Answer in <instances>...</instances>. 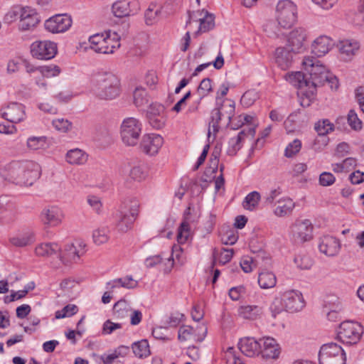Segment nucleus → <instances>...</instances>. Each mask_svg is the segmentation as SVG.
Returning a JSON list of instances; mask_svg holds the SVG:
<instances>
[{
	"mask_svg": "<svg viewBox=\"0 0 364 364\" xmlns=\"http://www.w3.org/2000/svg\"><path fill=\"white\" fill-rule=\"evenodd\" d=\"M276 19L284 29L291 28L296 21V6L290 0L279 1L276 6Z\"/></svg>",
	"mask_w": 364,
	"mask_h": 364,
	"instance_id": "obj_6",
	"label": "nucleus"
},
{
	"mask_svg": "<svg viewBox=\"0 0 364 364\" xmlns=\"http://www.w3.org/2000/svg\"><path fill=\"white\" fill-rule=\"evenodd\" d=\"M146 115L147 118L158 116H166L165 107L161 104L153 103L149 107Z\"/></svg>",
	"mask_w": 364,
	"mask_h": 364,
	"instance_id": "obj_56",
	"label": "nucleus"
},
{
	"mask_svg": "<svg viewBox=\"0 0 364 364\" xmlns=\"http://www.w3.org/2000/svg\"><path fill=\"white\" fill-rule=\"evenodd\" d=\"M217 109L223 116L224 120H225L226 125L228 126L235 115V102L229 99L223 100L221 105L218 107Z\"/></svg>",
	"mask_w": 364,
	"mask_h": 364,
	"instance_id": "obj_33",
	"label": "nucleus"
},
{
	"mask_svg": "<svg viewBox=\"0 0 364 364\" xmlns=\"http://www.w3.org/2000/svg\"><path fill=\"white\" fill-rule=\"evenodd\" d=\"M72 25V19L67 14L55 15L45 22V28L53 33L66 31Z\"/></svg>",
	"mask_w": 364,
	"mask_h": 364,
	"instance_id": "obj_17",
	"label": "nucleus"
},
{
	"mask_svg": "<svg viewBox=\"0 0 364 364\" xmlns=\"http://www.w3.org/2000/svg\"><path fill=\"white\" fill-rule=\"evenodd\" d=\"M109 230L107 227H102L93 231L92 238L96 245H102L107 242L109 238Z\"/></svg>",
	"mask_w": 364,
	"mask_h": 364,
	"instance_id": "obj_46",
	"label": "nucleus"
},
{
	"mask_svg": "<svg viewBox=\"0 0 364 364\" xmlns=\"http://www.w3.org/2000/svg\"><path fill=\"white\" fill-rule=\"evenodd\" d=\"M25 115L23 105L17 102L10 103L1 109L2 117L11 123H18L23 121Z\"/></svg>",
	"mask_w": 364,
	"mask_h": 364,
	"instance_id": "obj_21",
	"label": "nucleus"
},
{
	"mask_svg": "<svg viewBox=\"0 0 364 364\" xmlns=\"http://www.w3.org/2000/svg\"><path fill=\"white\" fill-rule=\"evenodd\" d=\"M59 260L56 262H52L53 268L58 269L61 264H67L69 262H76L80 258L77 247L72 243L65 246L64 250L58 252Z\"/></svg>",
	"mask_w": 364,
	"mask_h": 364,
	"instance_id": "obj_25",
	"label": "nucleus"
},
{
	"mask_svg": "<svg viewBox=\"0 0 364 364\" xmlns=\"http://www.w3.org/2000/svg\"><path fill=\"white\" fill-rule=\"evenodd\" d=\"M308 33L304 28H295L289 32L286 45L291 48L292 52L302 53L306 48L305 42Z\"/></svg>",
	"mask_w": 364,
	"mask_h": 364,
	"instance_id": "obj_16",
	"label": "nucleus"
},
{
	"mask_svg": "<svg viewBox=\"0 0 364 364\" xmlns=\"http://www.w3.org/2000/svg\"><path fill=\"white\" fill-rule=\"evenodd\" d=\"M315 129L319 136H326L334 129V125L328 119L318 121L315 124Z\"/></svg>",
	"mask_w": 364,
	"mask_h": 364,
	"instance_id": "obj_49",
	"label": "nucleus"
},
{
	"mask_svg": "<svg viewBox=\"0 0 364 364\" xmlns=\"http://www.w3.org/2000/svg\"><path fill=\"white\" fill-rule=\"evenodd\" d=\"M78 311V307L75 304H68L63 307L61 310L55 312V318L57 319L70 317L75 315Z\"/></svg>",
	"mask_w": 364,
	"mask_h": 364,
	"instance_id": "obj_51",
	"label": "nucleus"
},
{
	"mask_svg": "<svg viewBox=\"0 0 364 364\" xmlns=\"http://www.w3.org/2000/svg\"><path fill=\"white\" fill-rule=\"evenodd\" d=\"M260 198V194L257 191L250 193L243 200V208L251 211L255 210L258 205Z\"/></svg>",
	"mask_w": 364,
	"mask_h": 364,
	"instance_id": "obj_45",
	"label": "nucleus"
},
{
	"mask_svg": "<svg viewBox=\"0 0 364 364\" xmlns=\"http://www.w3.org/2000/svg\"><path fill=\"white\" fill-rule=\"evenodd\" d=\"M247 132L245 129L241 130L236 136L232 137L228 141L227 154L229 156H234L242 147V141L244 140Z\"/></svg>",
	"mask_w": 364,
	"mask_h": 364,
	"instance_id": "obj_37",
	"label": "nucleus"
},
{
	"mask_svg": "<svg viewBox=\"0 0 364 364\" xmlns=\"http://www.w3.org/2000/svg\"><path fill=\"white\" fill-rule=\"evenodd\" d=\"M333 41L326 36H320L311 45V52L317 57L325 55L332 48Z\"/></svg>",
	"mask_w": 364,
	"mask_h": 364,
	"instance_id": "obj_27",
	"label": "nucleus"
},
{
	"mask_svg": "<svg viewBox=\"0 0 364 364\" xmlns=\"http://www.w3.org/2000/svg\"><path fill=\"white\" fill-rule=\"evenodd\" d=\"M133 97L134 103L136 107H141L147 103L146 92L141 87H137L135 89Z\"/></svg>",
	"mask_w": 364,
	"mask_h": 364,
	"instance_id": "obj_50",
	"label": "nucleus"
},
{
	"mask_svg": "<svg viewBox=\"0 0 364 364\" xmlns=\"http://www.w3.org/2000/svg\"><path fill=\"white\" fill-rule=\"evenodd\" d=\"M319 251L328 257L336 256L340 251L339 240L331 235H324L319 240Z\"/></svg>",
	"mask_w": 364,
	"mask_h": 364,
	"instance_id": "obj_24",
	"label": "nucleus"
},
{
	"mask_svg": "<svg viewBox=\"0 0 364 364\" xmlns=\"http://www.w3.org/2000/svg\"><path fill=\"white\" fill-rule=\"evenodd\" d=\"M31 53L38 59L49 60L57 53V46L50 41H36L31 46Z\"/></svg>",
	"mask_w": 364,
	"mask_h": 364,
	"instance_id": "obj_14",
	"label": "nucleus"
},
{
	"mask_svg": "<svg viewBox=\"0 0 364 364\" xmlns=\"http://www.w3.org/2000/svg\"><path fill=\"white\" fill-rule=\"evenodd\" d=\"M284 77L287 81L296 87L302 88L306 87L309 90V84L306 80V73H303L300 71L292 72L286 74Z\"/></svg>",
	"mask_w": 364,
	"mask_h": 364,
	"instance_id": "obj_34",
	"label": "nucleus"
},
{
	"mask_svg": "<svg viewBox=\"0 0 364 364\" xmlns=\"http://www.w3.org/2000/svg\"><path fill=\"white\" fill-rule=\"evenodd\" d=\"M38 71L40 73L46 77H51L57 76L60 73V69L58 65H50L38 67Z\"/></svg>",
	"mask_w": 364,
	"mask_h": 364,
	"instance_id": "obj_53",
	"label": "nucleus"
},
{
	"mask_svg": "<svg viewBox=\"0 0 364 364\" xmlns=\"http://www.w3.org/2000/svg\"><path fill=\"white\" fill-rule=\"evenodd\" d=\"M240 350L246 356L253 358L260 354L262 351V341H257L253 337H245L238 343Z\"/></svg>",
	"mask_w": 364,
	"mask_h": 364,
	"instance_id": "obj_23",
	"label": "nucleus"
},
{
	"mask_svg": "<svg viewBox=\"0 0 364 364\" xmlns=\"http://www.w3.org/2000/svg\"><path fill=\"white\" fill-rule=\"evenodd\" d=\"M207 332L208 328L205 324L198 325L196 328L184 325L178 329V338L181 342H201L205 338Z\"/></svg>",
	"mask_w": 364,
	"mask_h": 364,
	"instance_id": "obj_13",
	"label": "nucleus"
},
{
	"mask_svg": "<svg viewBox=\"0 0 364 364\" xmlns=\"http://www.w3.org/2000/svg\"><path fill=\"white\" fill-rule=\"evenodd\" d=\"M313 225L309 220H298L291 226V237L296 244H302L312 239Z\"/></svg>",
	"mask_w": 364,
	"mask_h": 364,
	"instance_id": "obj_12",
	"label": "nucleus"
},
{
	"mask_svg": "<svg viewBox=\"0 0 364 364\" xmlns=\"http://www.w3.org/2000/svg\"><path fill=\"white\" fill-rule=\"evenodd\" d=\"M142 124L134 117L124 119L121 124L120 134L124 144L135 146L137 144L141 133Z\"/></svg>",
	"mask_w": 364,
	"mask_h": 364,
	"instance_id": "obj_8",
	"label": "nucleus"
},
{
	"mask_svg": "<svg viewBox=\"0 0 364 364\" xmlns=\"http://www.w3.org/2000/svg\"><path fill=\"white\" fill-rule=\"evenodd\" d=\"M302 63L306 73V80L309 84L308 92L314 95L316 87L324 85L328 80V71L318 60L312 57L304 58Z\"/></svg>",
	"mask_w": 364,
	"mask_h": 364,
	"instance_id": "obj_4",
	"label": "nucleus"
},
{
	"mask_svg": "<svg viewBox=\"0 0 364 364\" xmlns=\"http://www.w3.org/2000/svg\"><path fill=\"white\" fill-rule=\"evenodd\" d=\"M186 262V257L183 253L182 248L178 245H174L172 247V252L171 257L168 259L169 265V270L173 267L174 263H178L183 265Z\"/></svg>",
	"mask_w": 364,
	"mask_h": 364,
	"instance_id": "obj_39",
	"label": "nucleus"
},
{
	"mask_svg": "<svg viewBox=\"0 0 364 364\" xmlns=\"http://www.w3.org/2000/svg\"><path fill=\"white\" fill-rule=\"evenodd\" d=\"M149 124L155 129H161L164 127L167 116H158L147 118Z\"/></svg>",
	"mask_w": 364,
	"mask_h": 364,
	"instance_id": "obj_61",
	"label": "nucleus"
},
{
	"mask_svg": "<svg viewBox=\"0 0 364 364\" xmlns=\"http://www.w3.org/2000/svg\"><path fill=\"white\" fill-rule=\"evenodd\" d=\"M363 333V326L360 323L348 321L341 323L337 337L342 343L353 345L360 341Z\"/></svg>",
	"mask_w": 364,
	"mask_h": 364,
	"instance_id": "obj_9",
	"label": "nucleus"
},
{
	"mask_svg": "<svg viewBox=\"0 0 364 364\" xmlns=\"http://www.w3.org/2000/svg\"><path fill=\"white\" fill-rule=\"evenodd\" d=\"M119 40L116 32L97 33L90 37V47L96 53L112 54L120 47Z\"/></svg>",
	"mask_w": 364,
	"mask_h": 364,
	"instance_id": "obj_5",
	"label": "nucleus"
},
{
	"mask_svg": "<svg viewBox=\"0 0 364 364\" xmlns=\"http://www.w3.org/2000/svg\"><path fill=\"white\" fill-rule=\"evenodd\" d=\"M282 29L284 28L278 24L277 19L267 21L263 26L264 31L271 38L279 37L282 34Z\"/></svg>",
	"mask_w": 364,
	"mask_h": 364,
	"instance_id": "obj_43",
	"label": "nucleus"
},
{
	"mask_svg": "<svg viewBox=\"0 0 364 364\" xmlns=\"http://www.w3.org/2000/svg\"><path fill=\"white\" fill-rule=\"evenodd\" d=\"M301 148V142L299 139H294L289 143L285 149L284 156L291 158L299 152Z\"/></svg>",
	"mask_w": 364,
	"mask_h": 364,
	"instance_id": "obj_55",
	"label": "nucleus"
},
{
	"mask_svg": "<svg viewBox=\"0 0 364 364\" xmlns=\"http://www.w3.org/2000/svg\"><path fill=\"white\" fill-rule=\"evenodd\" d=\"M1 175L16 185L30 186L40 177L41 167L32 161H14L4 166Z\"/></svg>",
	"mask_w": 364,
	"mask_h": 364,
	"instance_id": "obj_1",
	"label": "nucleus"
},
{
	"mask_svg": "<svg viewBox=\"0 0 364 364\" xmlns=\"http://www.w3.org/2000/svg\"><path fill=\"white\" fill-rule=\"evenodd\" d=\"M122 324L119 323H114L110 320H107L103 324L102 333L109 335L117 329L122 328Z\"/></svg>",
	"mask_w": 364,
	"mask_h": 364,
	"instance_id": "obj_64",
	"label": "nucleus"
},
{
	"mask_svg": "<svg viewBox=\"0 0 364 364\" xmlns=\"http://www.w3.org/2000/svg\"><path fill=\"white\" fill-rule=\"evenodd\" d=\"M188 215L189 212H186L185 218L178 228L177 241L179 244L185 243L190 236V228L188 219Z\"/></svg>",
	"mask_w": 364,
	"mask_h": 364,
	"instance_id": "obj_41",
	"label": "nucleus"
},
{
	"mask_svg": "<svg viewBox=\"0 0 364 364\" xmlns=\"http://www.w3.org/2000/svg\"><path fill=\"white\" fill-rule=\"evenodd\" d=\"M20 16L18 28L21 31H25L35 28L40 22V17L36 11L29 6L21 7L6 14L11 18Z\"/></svg>",
	"mask_w": 364,
	"mask_h": 364,
	"instance_id": "obj_10",
	"label": "nucleus"
},
{
	"mask_svg": "<svg viewBox=\"0 0 364 364\" xmlns=\"http://www.w3.org/2000/svg\"><path fill=\"white\" fill-rule=\"evenodd\" d=\"M60 251V246L57 243L51 242L41 243L35 249L36 255L40 257H51L53 255H58Z\"/></svg>",
	"mask_w": 364,
	"mask_h": 364,
	"instance_id": "obj_36",
	"label": "nucleus"
},
{
	"mask_svg": "<svg viewBox=\"0 0 364 364\" xmlns=\"http://www.w3.org/2000/svg\"><path fill=\"white\" fill-rule=\"evenodd\" d=\"M298 54L296 52H292L287 45L279 46L274 51V60L276 64L282 70L289 68L293 63L294 56Z\"/></svg>",
	"mask_w": 364,
	"mask_h": 364,
	"instance_id": "obj_22",
	"label": "nucleus"
},
{
	"mask_svg": "<svg viewBox=\"0 0 364 364\" xmlns=\"http://www.w3.org/2000/svg\"><path fill=\"white\" fill-rule=\"evenodd\" d=\"M294 262L301 269H309L313 265V260L307 255L296 256Z\"/></svg>",
	"mask_w": 364,
	"mask_h": 364,
	"instance_id": "obj_57",
	"label": "nucleus"
},
{
	"mask_svg": "<svg viewBox=\"0 0 364 364\" xmlns=\"http://www.w3.org/2000/svg\"><path fill=\"white\" fill-rule=\"evenodd\" d=\"M199 21L200 26L196 34L205 33L214 27V18L204 10L196 12H188V19L186 24L191 23V21Z\"/></svg>",
	"mask_w": 364,
	"mask_h": 364,
	"instance_id": "obj_19",
	"label": "nucleus"
},
{
	"mask_svg": "<svg viewBox=\"0 0 364 364\" xmlns=\"http://www.w3.org/2000/svg\"><path fill=\"white\" fill-rule=\"evenodd\" d=\"M295 207V203L288 197L282 198L277 201V205L274 210V214L277 217L290 215Z\"/></svg>",
	"mask_w": 364,
	"mask_h": 364,
	"instance_id": "obj_31",
	"label": "nucleus"
},
{
	"mask_svg": "<svg viewBox=\"0 0 364 364\" xmlns=\"http://www.w3.org/2000/svg\"><path fill=\"white\" fill-rule=\"evenodd\" d=\"M257 98V93L254 90L245 92L241 97V104L245 107L251 106Z\"/></svg>",
	"mask_w": 364,
	"mask_h": 364,
	"instance_id": "obj_60",
	"label": "nucleus"
},
{
	"mask_svg": "<svg viewBox=\"0 0 364 364\" xmlns=\"http://www.w3.org/2000/svg\"><path fill=\"white\" fill-rule=\"evenodd\" d=\"M263 312L264 307L260 305H242L237 309L238 316L247 320H256Z\"/></svg>",
	"mask_w": 364,
	"mask_h": 364,
	"instance_id": "obj_29",
	"label": "nucleus"
},
{
	"mask_svg": "<svg viewBox=\"0 0 364 364\" xmlns=\"http://www.w3.org/2000/svg\"><path fill=\"white\" fill-rule=\"evenodd\" d=\"M233 256V250L232 249H223V251L220 252L219 255L216 257L215 255V259H218L220 264H225L230 261Z\"/></svg>",
	"mask_w": 364,
	"mask_h": 364,
	"instance_id": "obj_62",
	"label": "nucleus"
},
{
	"mask_svg": "<svg viewBox=\"0 0 364 364\" xmlns=\"http://www.w3.org/2000/svg\"><path fill=\"white\" fill-rule=\"evenodd\" d=\"M64 218V213L58 206L45 208L41 213V220L44 225L50 227H56L61 224Z\"/></svg>",
	"mask_w": 364,
	"mask_h": 364,
	"instance_id": "obj_20",
	"label": "nucleus"
},
{
	"mask_svg": "<svg viewBox=\"0 0 364 364\" xmlns=\"http://www.w3.org/2000/svg\"><path fill=\"white\" fill-rule=\"evenodd\" d=\"M262 341V351L260 354L264 358L276 359L280 353L279 345L276 340L271 337L260 339Z\"/></svg>",
	"mask_w": 364,
	"mask_h": 364,
	"instance_id": "obj_28",
	"label": "nucleus"
},
{
	"mask_svg": "<svg viewBox=\"0 0 364 364\" xmlns=\"http://www.w3.org/2000/svg\"><path fill=\"white\" fill-rule=\"evenodd\" d=\"M162 6L156 3L149 4L144 13V19L146 25L151 26L157 23L161 16Z\"/></svg>",
	"mask_w": 364,
	"mask_h": 364,
	"instance_id": "obj_32",
	"label": "nucleus"
},
{
	"mask_svg": "<svg viewBox=\"0 0 364 364\" xmlns=\"http://www.w3.org/2000/svg\"><path fill=\"white\" fill-rule=\"evenodd\" d=\"M348 123L350 127L355 130L360 129L362 127V122L358 119L357 114L354 110L351 109L348 114Z\"/></svg>",
	"mask_w": 364,
	"mask_h": 364,
	"instance_id": "obj_59",
	"label": "nucleus"
},
{
	"mask_svg": "<svg viewBox=\"0 0 364 364\" xmlns=\"http://www.w3.org/2000/svg\"><path fill=\"white\" fill-rule=\"evenodd\" d=\"M223 116L220 114V112L218 109L215 108L211 112V116H210V122H209V129H208V137L210 134V128L213 129V132L215 134L218 132L220 128V122L223 120Z\"/></svg>",
	"mask_w": 364,
	"mask_h": 364,
	"instance_id": "obj_48",
	"label": "nucleus"
},
{
	"mask_svg": "<svg viewBox=\"0 0 364 364\" xmlns=\"http://www.w3.org/2000/svg\"><path fill=\"white\" fill-rule=\"evenodd\" d=\"M91 91L98 99L113 100L121 92L120 80L112 73H96L91 78Z\"/></svg>",
	"mask_w": 364,
	"mask_h": 364,
	"instance_id": "obj_2",
	"label": "nucleus"
},
{
	"mask_svg": "<svg viewBox=\"0 0 364 364\" xmlns=\"http://www.w3.org/2000/svg\"><path fill=\"white\" fill-rule=\"evenodd\" d=\"M120 170L123 175L129 177V180L136 182L144 181L148 176L147 171L143 165L131 166L129 164H126L122 166Z\"/></svg>",
	"mask_w": 364,
	"mask_h": 364,
	"instance_id": "obj_26",
	"label": "nucleus"
},
{
	"mask_svg": "<svg viewBox=\"0 0 364 364\" xmlns=\"http://www.w3.org/2000/svg\"><path fill=\"white\" fill-rule=\"evenodd\" d=\"M132 350L134 355L140 358L150 355L149 345L146 340H141L133 343Z\"/></svg>",
	"mask_w": 364,
	"mask_h": 364,
	"instance_id": "obj_42",
	"label": "nucleus"
},
{
	"mask_svg": "<svg viewBox=\"0 0 364 364\" xmlns=\"http://www.w3.org/2000/svg\"><path fill=\"white\" fill-rule=\"evenodd\" d=\"M87 154L80 149L68 151L65 156L66 161L72 165H82L87 161Z\"/></svg>",
	"mask_w": 364,
	"mask_h": 364,
	"instance_id": "obj_35",
	"label": "nucleus"
},
{
	"mask_svg": "<svg viewBox=\"0 0 364 364\" xmlns=\"http://www.w3.org/2000/svg\"><path fill=\"white\" fill-rule=\"evenodd\" d=\"M164 144L163 137L156 134H147L143 136L140 142L141 151L147 155H156Z\"/></svg>",
	"mask_w": 364,
	"mask_h": 364,
	"instance_id": "obj_18",
	"label": "nucleus"
},
{
	"mask_svg": "<svg viewBox=\"0 0 364 364\" xmlns=\"http://www.w3.org/2000/svg\"><path fill=\"white\" fill-rule=\"evenodd\" d=\"M139 203L137 200H132L129 205H125L123 210H120L117 223V228L122 232H125L131 229L139 212Z\"/></svg>",
	"mask_w": 364,
	"mask_h": 364,
	"instance_id": "obj_11",
	"label": "nucleus"
},
{
	"mask_svg": "<svg viewBox=\"0 0 364 364\" xmlns=\"http://www.w3.org/2000/svg\"><path fill=\"white\" fill-rule=\"evenodd\" d=\"M212 90L211 80L208 77L204 78L198 87V92L200 98L202 99Z\"/></svg>",
	"mask_w": 364,
	"mask_h": 364,
	"instance_id": "obj_58",
	"label": "nucleus"
},
{
	"mask_svg": "<svg viewBox=\"0 0 364 364\" xmlns=\"http://www.w3.org/2000/svg\"><path fill=\"white\" fill-rule=\"evenodd\" d=\"M52 124L56 130L63 133L68 132L72 127V123L64 118L53 119L52 121Z\"/></svg>",
	"mask_w": 364,
	"mask_h": 364,
	"instance_id": "obj_54",
	"label": "nucleus"
},
{
	"mask_svg": "<svg viewBox=\"0 0 364 364\" xmlns=\"http://www.w3.org/2000/svg\"><path fill=\"white\" fill-rule=\"evenodd\" d=\"M26 145L28 149L31 151L44 149L47 145V138L44 136H30L27 139Z\"/></svg>",
	"mask_w": 364,
	"mask_h": 364,
	"instance_id": "obj_44",
	"label": "nucleus"
},
{
	"mask_svg": "<svg viewBox=\"0 0 364 364\" xmlns=\"http://www.w3.org/2000/svg\"><path fill=\"white\" fill-rule=\"evenodd\" d=\"M305 306L301 292L296 289H287L276 295L269 305L272 316L276 317L282 311L291 313L301 311Z\"/></svg>",
	"mask_w": 364,
	"mask_h": 364,
	"instance_id": "obj_3",
	"label": "nucleus"
},
{
	"mask_svg": "<svg viewBox=\"0 0 364 364\" xmlns=\"http://www.w3.org/2000/svg\"><path fill=\"white\" fill-rule=\"evenodd\" d=\"M112 10L118 18L133 16L140 10L138 0H118L112 4Z\"/></svg>",
	"mask_w": 364,
	"mask_h": 364,
	"instance_id": "obj_15",
	"label": "nucleus"
},
{
	"mask_svg": "<svg viewBox=\"0 0 364 364\" xmlns=\"http://www.w3.org/2000/svg\"><path fill=\"white\" fill-rule=\"evenodd\" d=\"M258 284L262 289H271L277 284V277L271 272H263L259 274Z\"/></svg>",
	"mask_w": 364,
	"mask_h": 364,
	"instance_id": "obj_38",
	"label": "nucleus"
},
{
	"mask_svg": "<svg viewBox=\"0 0 364 364\" xmlns=\"http://www.w3.org/2000/svg\"><path fill=\"white\" fill-rule=\"evenodd\" d=\"M335 176L330 172H323L319 176V183L322 186H329L334 183Z\"/></svg>",
	"mask_w": 364,
	"mask_h": 364,
	"instance_id": "obj_63",
	"label": "nucleus"
},
{
	"mask_svg": "<svg viewBox=\"0 0 364 364\" xmlns=\"http://www.w3.org/2000/svg\"><path fill=\"white\" fill-rule=\"evenodd\" d=\"M360 47L359 43L353 40H345L340 43V51L347 55H353Z\"/></svg>",
	"mask_w": 364,
	"mask_h": 364,
	"instance_id": "obj_47",
	"label": "nucleus"
},
{
	"mask_svg": "<svg viewBox=\"0 0 364 364\" xmlns=\"http://www.w3.org/2000/svg\"><path fill=\"white\" fill-rule=\"evenodd\" d=\"M225 359L227 364H245V361L237 356L235 350L233 347H228L225 352Z\"/></svg>",
	"mask_w": 364,
	"mask_h": 364,
	"instance_id": "obj_52",
	"label": "nucleus"
},
{
	"mask_svg": "<svg viewBox=\"0 0 364 364\" xmlns=\"http://www.w3.org/2000/svg\"><path fill=\"white\" fill-rule=\"evenodd\" d=\"M319 364H346L344 350L336 343L323 344L318 352Z\"/></svg>",
	"mask_w": 364,
	"mask_h": 364,
	"instance_id": "obj_7",
	"label": "nucleus"
},
{
	"mask_svg": "<svg viewBox=\"0 0 364 364\" xmlns=\"http://www.w3.org/2000/svg\"><path fill=\"white\" fill-rule=\"evenodd\" d=\"M113 311L117 318L123 319L129 316L132 309L125 300H119L114 305Z\"/></svg>",
	"mask_w": 364,
	"mask_h": 364,
	"instance_id": "obj_40",
	"label": "nucleus"
},
{
	"mask_svg": "<svg viewBox=\"0 0 364 364\" xmlns=\"http://www.w3.org/2000/svg\"><path fill=\"white\" fill-rule=\"evenodd\" d=\"M34 242V235L29 231L18 232L9 237L11 245L16 247H25L32 245Z\"/></svg>",
	"mask_w": 364,
	"mask_h": 364,
	"instance_id": "obj_30",
	"label": "nucleus"
}]
</instances>
